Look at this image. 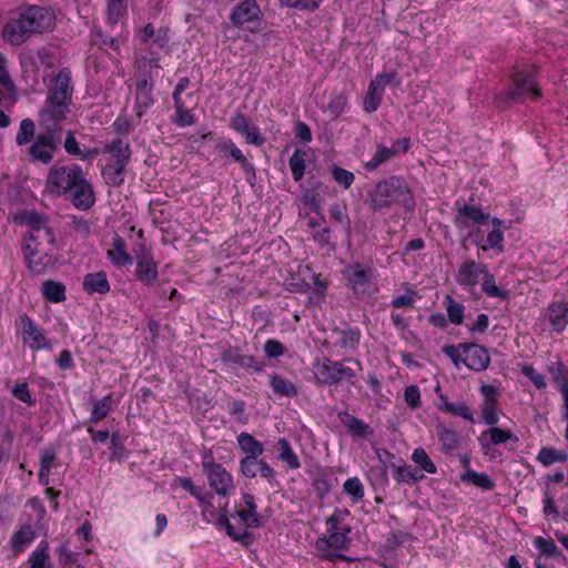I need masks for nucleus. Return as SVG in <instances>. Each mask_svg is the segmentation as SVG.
I'll return each instance as SVG.
<instances>
[{
    "label": "nucleus",
    "mask_w": 568,
    "mask_h": 568,
    "mask_svg": "<svg viewBox=\"0 0 568 568\" xmlns=\"http://www.w3.org/2000/svg\"><path fill=\"white\" fill-rule=\"evenodd\" d=\"M367 203L374 212H383L393 205H403L409 210L415 206L408 183L397 175L377 182L368 191Z\"/></svg>",
    "instance_id": "obj_1"
},
{
    "label": "nucleus",
    "mask_w": 568,
    "mask_h": 568,
    "mask_svg": "<svg viewBox=\"0 0 568 568\" xmlns=\"http://www.w3.org/2000/svg\"><path fill=\"white\" fill-rule=\"evenodd\" d=\"M55 14L50 8L30 4L20 8L16 17L4 26L2 36L48 33L53 31Z\"/></svg>",
    "instance_id": "obj_2"
},
{
    "label": "nucleus",
    "mask_w": 568,
    "mask_h": 568,
    "mask_svg": "<svg viewBox=\"0 0 568 568\" xmlns=\"http://www.w3.org/2000/svg\"><path fill=\"white\" fill-rule=\"evenodd\" d=\"M349 517L347 509H335L326 519V534L315 540V548L324 559L339 557L338 552L346 550L351 544V526L346 523Z\"/></svg>",
    "instance_id": "obj_3"
},
{
    "label": "nucleus",
    "mask_w": 568,
    "mask_h": 568,
    "mask_svg": "<svg viewBox=\"0 0 568 568\" xmlns=\"http://www.w3.org/2000/svg\"><path fill=\"white\" fill-rule=\"evenodd\" d=\"M72 92L71 72L69 69H62L52 80L44 106L39 113L43 123L49 124L51 120L60 123L65 119L69 113Z\"/></svg>",
    "instance_id": "obj_4"
},
{
    "label": "nucleus",
    "mask_w": 568,
    "mask_h": 568,
    "mask_svg": "<svg viewBox=\"0 0 568 568\" xmlns=\"http://www.w3.org/2000/svg\"><path fill=\"white\" fill-rule=\"evenodd\" d=\"M234 517L240 520L241 527L236 528L231 524L226 510L219 516L217 526L224 529L233 540L248 544L252 540V535L247 531V527H258L261 525L253 495L247 493L242 495L241 503L235 506Z\"/></svg>",
    "instance_id": "obj_5"
},
{
    "label": "nucleus",
    "mask_w": 568,
    "mask_h": 568,
    "mask_svg": "<svg viewBox=\"0 0 568 568\" xmlns=\"http://www.w3.org/2000/svg\"><path fill=\"white\" fill-rule=\"evenodd\" d=\"M161 67L156 58L141 59L138 61V82L135 87L134 113L142 118L154 104L153 88L154 79L158 77Z\"/></svg>",
    "instance_id": "obj_6"
},
{
    "label": "nucleus",
    "mask_w": 568,
    "mask_h": 568,
    "mask_svg": "<svg viewBox=\"0 0 568 568\" xmlns=\"http://www.w3.org/2000/svg\"><path fill=\"white\" fill-rule=\"evenodd\" d=\"M443 353L452 359L456 368L464 365L469 369L481 372L490 364L488 351L474 343L446 345L443 347Z\"/></svg>",
    "instance_id": "obj_7"
},
{
    "label": "nucleus",
    "mask_w": 568,
    "mask_h": 568,
    "mask_svg": "<svg viewBox=\"0 0 568 568\" xmlns=\"http://www.w3.org/2000/svg\"><path fill=\"white\" fill-rule=\"evenodd\" d=\"M39 124L44 129V132L37 134L34 140L29 145V155L32 161H39L48 164L53 159V153L58 148L60 141L59 122L50 121L49 124L42 122L39 116Z\"/></svg>",
    "instance_id": "obj_8"
},
{
    "label": "nucleus",
    "mask_w": 568,
    "mask_h": 568,
    "mask_svg": "<svg viewBox=\"0 0 568 568\" xmlns=\"http://www.w3.org/2000/svg\"><path fill=\"white\" fill-rule=\"evenodd\" d=\"M202 467L206 474L210 488L220 497H229L235 493L236 486L233 475L221 464L216 463L212 455H205Z\"/></svg>",
    "instance_id": "obj_9"
},
{
    "label": "nucleus",
    "mask_w": 568,
    "mask_h": 568,
    "mask_svg": "<svg viewBox=\"0 0 568 568\" xmlns=\"http://www.w3.org/2000/svg\"><path fill=\"white\" fill-rule=\"evenodd\" d=\"M83 172L79 165L52 166L47 179V190L54 195L70 192L81 179Z\"/></svg>",
    "instance_id": "obj_10"
},
{
    "label": "nucleus",
    "mask_w": 568,
    "mask_h": 568,
    "mask_svg": "<svg viewBox=\"0 0 568 568\" xmlns=\"http://www.w3.org/2000/svg\"><path fill=\"white\" fill-rule=\"evenodd\" d=\"M313 373L316 382L322 385L337 384L343 379L353 381L355 377L352 368L344 366L341 362H334L326 357L313 364Z\"/></svg>",
    "instance_id": "obj_11"
},
{
    "label": "nucleus",
    "mask_w": 568,
    "mask_h": 568,
    "mask_svg": "<svg viewBox=\"0 0 568 568\" xmlns=\"http://www.w3.org/2000/svg\"><path fill=\"white\" fill-rule=\"evenodd\" d=\"M55 247L39 246V244H26L23 245L24 258L28 267L32 273L42 274L48 268L53 267L55 257Z\"/></svg>",
    "instance_id": "obj_12"
},
{
    "label": "nucleus",
    "mask_w": 568,
    "mask_h": 568,
    "mask_svg": "<svg viewBox=\"0 0 568 568\" xmlns=\"http://www.w3.org/2000/svg\"><path fill=\"white\" fill-rule=\"evenodd\" d=\"M507 95L513 100H538L541 93L537 87L534 72L530 70H515L513 74V85L507 92Z\"/></svg>",
    "instance_id": "obj_13"
},
{
    "label": "nucleus",
    "mask_w": 568,
    "mask_h": 568,
    "mask_svg": "<svg viewBox=\"0 0 568 568\" xmlns=\"http://www.w3.org/2000/svg\"><path fill=\"white\" fill-rule=\"evenodd\" d=\"M19 327L21 329L23 343L31 351H50L52 348L51 342L47 338L44 331L27 314H21L19 316Z\"/></svg>",
    "instance_id": "obj_14"
},
{
    "label": "nucleus",
    "mask_w": 568,
    "mask_h": 568,
    "mask_svg": "<svg viewBox=\"0 0 568 568\" xmlns=\"http://www.w3.org/2000/svg\"><path fill=\"white\" fill-rule=\"evenodd\" d=\"M389 84L399 87L400 82L397 81L396 72L377 74L369 83L368 91L364 99V109L366 112L372 113L378 109L382 103L385 88Z\"/></svg>",
    "instance_id": "obj_15"
},
{
    "label": "nucleus",
    "mask_w": 568,
    "mask_h": 568,
    "mask_svg": "<svg viewBox=\"0 0 568 568\" xmlns=\"http://www.w3.org/2000/svg\"><path fill=\"white\" fill-rule=\"evenodd\" d=\"M344 276L356 295H364L375 278V271L369 265L354 263L345 267Z\"/></svg>",
    "instance_id": "obj_16"
},
{
    "label": "nucleus",
    "mask_w": 568,
    "mask_h": 568,
    "mask_svg": "<svg viewBox=\"0 0 568 568\" xmlns=\"http://www.w3.org/2000/svg\"><path fill=\"white\" fill-rule=\"evenodd\" d=\"M487 267L485 263L467 258L458 267L456 282L466 291L473 292L480 283L484 273H487Z\"/></svg>",
    "instance_id": "obj_17"
},
{
    "label": "nucleus",
    "mask_w": 568,
    "mask_h": 568,
    "mask_svg": "<svg viewBox=\"0 0 568 568\" xmlns=\"http://www.w3.org/2000/svg\"><path fill=\"white\" fill-rule=\"evenodd\" d=\"M480 394L483 395V403L480 405L481 417L485 424L495 426L499 422L497 388L493 385L484 384L480 387Z\"/></svg>",
    "instance_id": "obj_18"
},
{
    "label": "nucleus",
    "mask_w": 568,
    "mask_h": 568,
    "mask_svg": "<svg viewBox=\"0 0 568 568\" xmlns=\"http://www.w3.org/2000/svg\"><path fill=\"white\" fill-rule=\"evenodd\" d=\"M489 216L483 210L474 204H465L457 207L455 215V226L458 230H468L475 224H485Z\"/></svg>",
    "instance_id": "obj_19"
},
{
    "label": "nucleus",
    "mask_w": 568,
    "mask_h": 568,
    "mask_svg": "<svg viewBox=\"0 0 568 568\" xmlns=\"http://www.w3.org/2000/svg\"><path fill=\"white\" fill-rule=\"evenodd\" d=\"M240 471L246 478H255L257 475L268 481L275 478L274 469L264 460L258 457L250 456L240 460Z\"/></svg>",
    "instance_id": "obj_20"
},
{
    "label": "nucleus",
    "mask_w": 568,
    "mask_h": 568,
    "mask_svg": "<svg viewBox=\"0 0 568 568\" xmlns=\"http://www.w3.org/2000/svg\"><path fill=\"white\" fill-rule=\"evenodd\" d=\"M261 10L256 0H245L240 3L231 14V20L235 26L258 23Z\"/></svg>",
    "instance_id": "obj_21"
},
{
    "label": "nucleus",
    "mask_w": 568,
    "mask_h": 568,
    "mask_svg": "<svg viewBox=\"0 0 568 568\" xmlns=\"http://www.w3.org/2000/svg\"><path fill=\"white\" fill-rule=\"evenodd\" d=\"M493 229L487 234V237L484 243L477 242V245L483 251L494 250L497 254H501L505 251L504 240H505V225L504 221L498 217L491 219Z\"/></svg>",
    "instance_id": "obj_22"
},
{
    "label": "nucleus",
    "mask_w": 568,
    "mask_h": 568,
    "mask_svg": "<svg viewBox=\"0 0 568 568\" xmlns=\"http://www.w3.org/2000/svg\"><path fill=\"white\" fill-rule=\"evenodd\" d=\"M158 265L154 262L152 255L142 254L136 258L135 276L136 278L145 284L152 286L158 280Z\"/></svg>",
    "instance_id": "obj_23"
},
{
    "label": "nucleus",
    "mask_w": 568,
    "mask_h": 568,
    "mask_svg": "<svg viewBox=\"0 0 568 568\" xmlns=\"http://www.w3.org/2000/svg\"><path fill=\"white\" fill-rule=\"evenodd\" d=\"M71 191V201L77 209L88 210L94 204L92 185L85 180L84 175L81 176Z\"/></svg>",
    "instance_id": "obj_24"
},
{
    "label": "nucleus",
    "mask_w": 568,
    "mask_h": 568,
    "mask_svg": "<svg viewBox=\"0 0 568 568\" xmlns=\"http://www.w3.org/2000/svg\"><path fill=\"white\" fill-rule=\"evenodd\" d=\"M172 97L175 109L173 122L180 128L193 125L195 123V115L191 110L185 108V103L182 99V87L180 84H176Z\"/></svg>",
    "instance_id": "obj_25"
},
{
    "label": "nucleus",
    "mask_w": 568,
    "mask_h": 568,
    "mask_svg": "<svg viewBox=\"0 0 568 568\" xmlns=\"http://www.w3.org/2000/svg\"><path fill=\"white\" fill-rule=\"evenodd\" d=\"M106 257L115 267L131 265L133 260L126 251L125 241L118 234L112 239L111 247L106 251Z\"/></svg>",
    "instance_id": "obj_26"
},
{
    "label": "nucleus",
    "mask_w": 568,
    "mask_h": 568,
    "mask_svg": "<svg viewBox=\"0 0 568 568\" xmlns=\"http://www.w3.org/2000/svg\"><path fill=\"white\" fill-rule=\"evenodd\" d=\"M82 288L88 294L105 295L110 292V282L104 271L88 273L82 281Z\"/></svg>",
    "instance_id": "obj_27"
},
{
    "label": "nucleus",
    "mask_w": 568,
    "mask_h": 568,
    "mask_svg": "<svg viewBox=\"0 0 568 568\" xmlns=\"http://www.w3.org/2000/svg\"><path fill=\"white\" fill-rule=\"evenodd\" d=\"M104 152L109 154L108 162L113 164L126 165L131 156L130 144L121 139L105 144Z\"/></svg>",
    "instance_id": "obj_28"
},
{
    "label": "nucleus",
    "mask_w": 568,
    "mask_h": 568,
    "mask_svg": "<svg viewBox=\"0 0 568 568\" xmlns=\"http://www.w3.org/2000/svg\"><path fill=\"white\" fill-rule=\"evenodd\" d=\"M36 531L30 525H22L13 532L10 539V548L14 554H20L33 542Z\"/></svg>",
    "instance_id": "obj_29"
},
{
    "label": "nucleus",
    "mask_w": 568,
    "mask_h": 568,
    "mask_svg": "<svg viewBox=\"0 0 568 568\" xmlns=\"http://www.w3.org/2000/svg\"><path fill=\"white\" fill-rule=\"evenodd\" d=\"M437 436L444 454H452L463 444V437L456 430L444 425L437 427Z\"/></svg>",
    "instance_id": "obj_30"
},
{
    "label": "nucleus",
    "mask_w": 568,
    "mask_h": 568,
    "mask_svg": "<svg viewBox=\"0 0 568 568\" xmlns=\"http://www.w3.org/2000/svg\"><path fill=\"white\" fill-rule=\"evenodd\" d=\"M216 149L221 152L222 155H230L234 161L239 162L241 168L246 173H252L254 175L253 164L246 160L243 152L233 143L232 140H224L219 142Z\"/></svg>",
    "instance_id": "obj_31"
},
{
    "label": "nucleus",
    "mask_w": 568,
    "mask_h": 568,
    "mask_svg": "<svg viewBox=\"0 0 568 568\" xmlns=\"http://www.w3.org/2000/svg\"><path fill=\"white\" fill-rule=\"evenodd\" d=\"M548 318L554 331H564L568 324V302L551 304L548 307Z\"/></svg>",
    "instance_id": "obj_32"
},
{
    "label": "nucleus",
    "mask_w": 568,
    "mask_h": 568,
    "mask_svg": "<svg viewBox=\"0 0 568 568\" xmlns=\"http://www.w3.org/2000/svg\"><path fill=\"white\" fill-rule=\"evenodd\" d=\"M440 403L438 405L439 410L459 416L470 423L474 422L473 413L466 402H450L444 395L439 396Z\"/></svg>",
    "instance_id": "obj_33"
},
{
    "label": "nucleus",
    "mask_w": 568,
    "mask_h": 568,
    "mask_svg": "<svg viewBox=\"0 0 568 568\" xmlns=\"http://www.w3.org/2000/svg\"><path fill=\"white\" fill-rule=\"evenodd\" d=\"M29 568H52L49 542L41 540L28 557Z\"/></svg>",
    "instance_id": "obj_34"
},
{
    "label": "nucleus",
    "mask_w": 568,
    "mask_h": 568,
    "mask_svg": "<svg viewBox=\"0 0 568 568\" xmlns=\"http://www.w3.org/2000/svg\"><path fill=\"white\" fill-rule=\"evenodd\" d=\"M65 285L61 282L47 280L41 285V294L50 303H61L65 301Z\"/></svg>",
    "instance_id": "obj_35"
},
{
    "label": "nucleus",
    "mask_w": 568,
    "mask_h": 568,
    "mask_svg": "<svg viewBox=\"0 0 568 568\" xmlns=\"http://www.w3.org/2000/svg\"><path fill=\"white\" fill-rule=\"evenodd\" d=\"M392 469L393 477L397 483L416 484L425 477L420 470H416L405 463L402 465L393 464Z\"/></svg>",
    "instance_id": "obj_36"
},
{
    "label": "nucleus",
    "mask_w": 568,
    "mask_h": 568,
    "mask_svg": "<svg viewBox=\"0 0 568 568\" xmlns=\"http://www.w3.org/2000/svg\"><path fill=\"white\" fill-rule=\"evenodd\" d=\"M237 445L246 456L260 457L264 453V446L261 442L246 432H243L236 437Z\"/></svg>",
    "instance_id": "obj_37"
},
{
    "label": "nucleus",
    "mask_w": 568,
    "mask_h": 568,
    "mask_svg": "<svg viewBox=\"0 0 568 568\" xmlns=\"http://www.w3.org/2000/svg\"><path fill=\"white\" fill-rule=\"evenodd\" d=\"M460 480L466 484H471L484 490H493L496 486L495 480L486 473H478L474 469H468L460 475Z\"/></svg>",
    "instance_id": "obj_38"
},
{
    "label": "nucleus",
    "mask_w": 568,
    "mask_h": 568,
    "mask_svg": "<svg viewBox=\"0 0 568 568\" xmlns=\"http://www.w3.org/2000/svg\"><path fill=\"white\" fill-rule=\"evenodd\" d=\"M270 385L273 392L280 396L295 397L298 393L295 384L282 375H270Z\"/></svg>",
    "instance_id": "obj_39"
},
{
    "label": "nucleus",
    "mask_w": 568,
    "mask_h": 568,
    "mask_svg": "<svg viewBox=\"0 0 568 568\" xmlns=\"http://www.w3.org/2000/svg\"><path fill=\"white\" fill-rule=\"evenodd\" d=\"M276 448L278 450V459L285 463L287 468L297 469L301 467L300 458L286 438H280L276 442Z\"/></svg>",
    "instance_id": "obj_40"
},
{
    "label": "nucleus",
    "mask_w": 568,
    "mask_h": 568,
    "mask_svg": "<svg viewBox=\"0 0 568 568\" xmlns=\"http://www.w3.org/2000/svg\"><path fill=\"white\" fill-rule=\"evenodd\" d=\"M105 13L110 24L121 22L128 14V0H106Z\"/></svg>",
    "instance_id": "obj_41"
},
{
    "label": "nucleus",
    "mask_w": 568,
    "mask_h": 568,
    "mask_svg": "<svg viewBox=\"0 0 568 568\" xmlns=\"http://www.w3.org/2000/svg\"><path fill=\"white\" fill-rule=\"evenodd\" d=\"M113 398L111 394L105 395L101 399H94L89 420L99 423L103 420L112 409Z\"/></svg>",
    "instance_id": "obj_42"
},
{
    "label": "nucleus",
    "mask_w": 568,
    "mask_h": 568,
    "mask_svg": "<svg viewBox=\"0 0 568 568\" xmlns=\"http://www.w3.org/2000/svg\"><path fill=\"white\" fill-rule=\"evenodd\" d=\"M338 418L349 433L355 436H365L369 433V426L362 419L346 412L338 413Z\"/></svg>",
    "instance_id": "obj_43"
},
{
    "label": "nucleus",
    "mask_w": 568,
    "mask_h": 568,
    "mask_svg": "<svg viewBox=\"0 0 568 568\" xmlns=\"http://www.w3.org/2000/svg\"><path fill=\"white\" fill-rule=\"evenodd\" d=\"M26 244H39V246L55 247L57 239L51 227L29 232L24 241Z\"/></svg>",
    "instance_id": "obj_44"
},
{
    "label": "nucleus",
    "mask_w": 568,
    "mask_h": 568,
    "mask_svg": "<svg viewBox=\"0 0 568 568\" xmlns=\"http://www.w3.org/2000/svg\"><path fill=\"white\" fill-rule=\"evenodd\" d=\"M479 284H481L483 292L489 297L506 300L509 296V292L506 288L497 286L495 276L488 268L487 273H484Z\"/></svg>",
    "instance_id": "obj_45"
},
{
    "label": "nucleus",
    "mask_w": 568,
    "mask_h": 568,
    "mask_svg": "<svg viewBox=\"0 0 568 568\" xmlns=\"http://www.w3.org/2000/svg\"><path fill=\"white\" fill-rule=\"evenodd\" d=\"M126 165L113 164L106 162L104 168L102 169V176L105 183L110 186H120L124 182L123 172Z\"/></svg>",
    "instance_id": "obj_46"
},
{
    "label": "nucleus",
    "mask_w": 568,
    "mask_h": 568,
    "mask_svg": "<svg viewBox=\"0 0 568 568\" xmlns=\"http://www.w3.org/2000/svg\"><path fill=\"white\" fill-rule=\"evenodd\" d=\"M175 483L183 489L195 497L201 504L212 505L213 496L210 493H204L201 487H196L192 479L189 477H178Z\"/></svg>",
    "instance_id": "obj_47"
},
{
    "label": "nucleus",
    "mask_w": 568,
    "mask_h": 568,
    "mask_svg": "<svg viewBox=\"0 0 568 568\" xmlns=\"http://www.w3.org/2000/svg\"><path fill=\"white\" fill-rule=\"evenodd\" d=\"M336 344L344 349L354 351L361 339V331L357 327L337 331Z\"/></svg>",
    "instance_id": "obj_48"
},
{
    "label": "nucleus",
    "mask_w": 568,
    "mask_h": 568,
    "mask_svg": "<svg viewBox=\"0 0 568 568\" xmlns=\"http://www.w3.org/2000/svg\"><path fill=\"white\" fill-rule=\"evenodd\" d=\"M481 435H485V438H487L493 445H501L508 440L518 443V437L515 436L510 429H504L496 426H490V428L483 432Z\"/></svg>",
    "instance_id": "obj_49"
},
{
    "label": "nucleus",
    "mask_w": 568,
    "mask_h": 568,
    "mask_svg": "<svg viewBox=\"0 0 568 568\" xmlns=\"http://www.w3.org/2000/svg\"><path fill=\"white\" fill-rule=\"evenodd\" d=\"M534 546L539 551V557L544 556L547 558H559L562 557L561 550L558 548L556 542L552 539H547L544 537H536L534 539Z\"/></svg>",
    "instance_id": "obj_50"
},
{
    "label": "nucleus",
    "mask_w": 568,
    "mask_h": 568,
    "mask_svg": "<svg viewBox=\"0 0 568 568\" xmlns=\"http://www.w3.org/2000/svg\"><path fill=\"white\" fill-rule=\"evenodd\" d=\"M397 153H398V149H390V148H387L386 145L379 144V145H377L373 158L368 162H366L365 168L368 171H374L382 163L388 161Z\"/></svg>",
    "instance_id": "obj_51"
},
{
    "label": "nucleus",
    "mask_w": 568,
    "mask_h": 568,
    "mask_svg": "<svg viewBox=\"0 0 568 568\" xmlns=\"http://www.w3.org/2000/svg\"><path fill=\"white\" fill-rule=\"evenodd\" d=\"M36 124L33 120L27 118L20 122L19 130L16 135V143L19 146L30 144L36 138Z\"/></svg>",
    "instance_id": "obj_52"
},
{
    "label": "nucleus",
    "mask_w": 568,
    "mask_h": 568,
    "mask_svg": "<svg viewBox=\"0 0 568 568\" xmlns=\"http://www.w3.org/2000/svg\"><path fill=\"white\" fill-rule=\"evenodd\" d=\"M21 219L29 226V232L50 227L48 217L33 210L23 212Z\"/></svg>",
    "instance_id": "obj_53"
},
{
    "label": "nucleus",
    "mask_w": 568,
    "mask_h": 568,
    "mask_svg": "<svg viewBox=\"0 0 568 568\" xmlns=\"http://www.w3.org/2000/svg\"><path fill=\"white\" fill-rule=\"evenodd\" d=\"M290 169L294 181L298 182L303 179L306 170V153L304 151H294L290 158Z\"/></svg>",
    "instance_id": "obj_54"
},
{
    "label": "nucleus",
    "mask_w": 568,
    "mask_h": 568,
    "mask_svg": "<svg viewBox=\"0 0 568 568\" xmlns=\"http://www.w3.org/2000/svg\"><path fill=\"white\" fill-rule=\"evenodd\" d=\"M410 458L422 471H425L430 475L436 474L437 467L434 464V462L429 458L424 448H415Z\"/></svg>",
    "instance_id": "obj_55"
},
{
    "label": "nucleus",
    "mask_w": 568,
    "mask_h": 568,
    "mask_svg": "<svg viewBox=\"0 0 568 568\" xmlns=\"http://www.w3.org/2000/svg\"><path fill=\"white\" fill-rule=\"evenodd\" d=\"M445 306L450 323L460 325L464 322V305L455 301L450 295H446Z\"/></svg>",
    "instance_id": "obj_56"
},
{
    "label": "nucleus",
    "mask_w": 568,
    "mask_h": 568,
    "mask_svg": "<svg viewBox=\"0 0 568 568\" xmlns=\"http://www.w3.org/2000/svg\"><path fill=\"white\" fill-rule=\"evenodd\" d=\"M568 459V455L564 452H558L552 447H541L538 455L537 460L544 466H550L558 462H566Z\"/></svg>",
    "instance_id": "obj_57"
},
{
    "label": "nucleus",
    "mask_w": 568,
    "mask_h": 568,
    "mask_svg": "<svg viewBox=\"0 0 568 568\" xmlns=\"http://www.w3.org/2000/svg\"><path fill=\"white\" fill-rule=\"evenodd\" d=\"M343 491L348 495L354 503H358L364 498L365 488L358 477H351L343 484Z\"/></svg>",
    "instance_id": "obj_58"
},
{
    "label": "nucleus",
    "mask_w": 568,
    "mask_h": 568,
    "mask_svg": "<svg viewBox=\"0 0 568 568\" xmlns=\"http://www.w3.org/2000/svg\"><path fill=\"white\" fill-rule=\"evenodd\" d=\"M64 149L69 154L77 155L81 160H87L98 154V150L82 151L72 132H69L64 140Z\"/></svg>",
    "instance_id": "obj_59"
},
{
    "label": "nucleus",
    "mask_w": 568,
    "mask_h": 568,
    "mask_svg": "<svg viewBox=\"0 0 568 568\" xmlns=\"http://www.w3.org/2000/svg\"><path fill=\"white\" fill-rule=\"evenodd\" d=\"M11 394L13 395L14 398L28 405L32 406L36 404V398L32 397L28 383L24 381L16 383V385L11 389Z\"/></svg>",
    "instance_id": "obj_60"
},
{
    "label": "nucleus",
    "mask_w": 568,
    "mask_h": 568,
    "mask_svg": "<svg viewBox=\"0 0 568 568\" xmlns=\"http://www.w3.org/2000/svg\"><path fill=\"white\" fill-rule=\"evenodd\" d=\"M332 175H333L334 181L337 184H339L341 186H343L344 189H348L355 180L353 172H351L346 169L339 168L337 165H334L332 168Z\"/></svg>",
    "instance_id": "obj_61"
},
{
    "label": "nucleus",
    "mask_w": 568,
    "mask_h": 568,
    "mask_svg": "<svg viewBox=\"0 0 568 568\" xmlns=\"http://www.w3.org/2000/svg\"><path fill=\"white\" fill-rule=\"evenodd\" d=\"M521 373L536 386V388L545 389L547 387L545 375L537 372L532 366L524 365L521 367Z\"/></svg>",
    "instance_id": "obj_62"
},
{
    "label": "nucleus",
    "mask_w": 568,
    "mask_h": 568,
    "mask_svg": "<svg viewBox=\"0 0 568 568\" xmlns=\"http://www.w3.org/2000/svg\"><path fill=\"white\" fill-rule=\"evenodd\" d=\"M70 230L80 239H85L90 233V224L83 217L73 216L69 223Z\"/></svg>",
    "instance_id": "obj_63"
},
{
    "label": "nucleus",
    "mask_w": 568,
    "mask_h": 568,
    "mask_svg": "<svg viewBox=\"0 0 568 568\" xmlns=\"http://www.w3.org/2000/svg\"><path fill=\"white\" fill-rule=\"evenodd\" d=\"M542 505V510L546 517L557 518L559 516V511L555 503V497L548 490L544 491Z\"/></svg>",
    "instance_id": "obj_64"
}]
</instances>
